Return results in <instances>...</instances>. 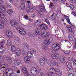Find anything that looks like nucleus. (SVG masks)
Masks as SVG:
<instances>
[{
	"mask_svg": "<svg viewBox=\"0 0 76 76\" xmlns=\"http://www.w3.org/2000/svg\"><path fill=\"white\" fill-rule=\"evenodd\" d=\"M59 60L60 62L62 63V64H64L66 63V58H61V57L59 58Z\"/></svg>",
	"mask_w": 76,
	"mask_h": 76,
	"instance_id": "obj_11",
	"label": "nucleus"
},
{
	"mask_svg": "<svg viewBox=\"0 0 76 76\" xmlns=\"http://www.w3.org/2000/svg\"><path fill=\"white\" fill-rule=\"evenodd\" d=\"M3 1L2 0H0V5H1V4L3 3Z\"/></svg>",
	"mask_w": 76,
	"mask_h": 76,
	"instance_id": "obj_64",
	"label": "nucleus"
},
{
	"mask_svg": "<svg viewBox=\"0 0 76 76\" xmlns=\"http://www.w3.org/2000/svg\"><path fill=\"white\" fill-rule=\"evenodd\" d=\"M24 48L26 49H27V50H29L30 49V47H29V46L28 45H27V44H25Z\"/></svg>",
	"mask_w": 76,
	"mask_h": 76,
	"instance_id": "obj_24",
	"label": "nucleus"
},
{
	"mask_svg": "<svg viewBox=\"0 0 76 76\" xmlns=\"http://www.w3.org/2000/svg\"><path fill=\"white\" fill-rule=\"evenodd\" d=\"M45 21L48 24V25H50V21H49V20H48L47 18L45 19Z\"/></svg>",
	"mask_w": 76,
	"mask_h": 76,
	"instance_id": "obj_32",
	"label": "nucleus"
},
{
	"mask_svg": "<svg viewBox=\"0 0 76 76\" xmlns=\"http://www.w3.org/2000/svg\"><path fill=\"white\" fill-rule=\"evenodd\" d=\"M66 26L67 28H69V29H70V25H66Z\"/></svg>",
	"mask_w": 76,
	"mask_h": 76,
	"instance_id": "obj_60",
	"label": "nucleus"
},
{
	"mask_svg": "<svg viewBox=\"0 0 76 76\" xmlns=\"http://www.w3.org/2000/svg\"><path fill=\"white\" fill-rule=\"evenodd\" d=\"M75 42L74 47L75 48H76V40H75Z\"/></svg>",
	"mask_w": 76,
	"mask_h": 76,
	"instance_id": "obj_58",
	"label": "nucleus"
},
{
	"mask_svg": "<svg viewBox=\"0 0 76 76\" xmlns=\"http://www.w3.org/2000/svg\"><path fill=\"white\" fill-rule=\"evenodd\" d=\"M53 3H50V7H53Z\"/></svg>",
	"mask_w": 76,
	"mask_h": 76,
	"instance_id": "obj_53",
	"label": "nucleus"
},
{
	"mask_svg": "<svg viewBox=\"0 0 76 76\" xmlns=\"http://www.w3.org/2000/svg\"><path fill=\"white\" fill-rule=\"evenodd\" d=\"M3 60H4L3 57L1 56H0V61H3Z\"/></svg>",
	"mask_w": 76,
	"mask_h": 76,
	"instance_id": "obj_43",
	"label": "nucleus"
},
{
	"mask_svg": "<svg viewBox=\"0 0 76 76\" xmlns=\"http://www.w3.org/2000/svg\"><path fill=\"white\" fill-rule=\"evenodd\" d=\"M7 44L8 46H10V40H8L7 41Z\"/></svg>",
	"mask_w": 76,
	"mask_h": 76,
	"instance_id": "obj_48",
	"label": "nucleus"
},
{
	"mask_svg": "<svg viewBox=\"0 0 76 76\" xmlns=\"http://www.w3.org/2000/svg\"><path fill=\"white\" fill-rule=\"evenodd\" d=\"M26 34V32H25V31L23 30V35H25Z\"/></svg>",
	"mask_w": 76,
	"mask_h": 76,
	"instance_id": "obj_52",
	"label": "nucleus"
},
{
	"mask_svg": "<svg viewBox=\"0 0 76 76\" xmlns=\"http://www.w3.org/2000/svg\"><path fill=\"white\" fill-rule=\"evenodd\" d=\"M44 61L42 59H41L39 61V63H42L45 61H47V60L46 58H44Z\"/></svg>",
	"mask_w": 76,
	"mask_h": 76,
	"instance_id": "obj_28",
	"label": "nucleus"
},
{
	"mask_svg": "<svg viewBox=\"0 0 76 76\" xmlns=\"http://www.w3.org/2000/svg\"><path fill=\"white\" fill-rule=\"evenodd\" d=\"M49 35H50V34L48 32H44L42 33L41 34L42 37V38H46L47 37H48Z\"/></svg>",
	"mask_w": 76,
	"mask_h": 76,
	"instance_id": "obj_6",
	"label": "nucleus"
},
{
	"mask_svg": "<svg viewBox=\"0 0 76 76\" xmlns=\"http://www.w3.org/2000/svg\"><path fill=\"white\" fill-rule=\"evenodd\" d=\"M53 41V39L51 37H49L48 39H45L44 42L45 45H43L42 46V48L43 50H46L47 49V47L46 45H48L50 44H51Z\"/></svg>",
	"mask_w": 76,
	"mask_h": 76,
	"instance_id": "obj_1",
	"label": "nucleus"
},
{
	"mask_svg": "<svg viewBox=\"0 0 76 76\" xmlns=\"http://www.w3.org/2000/svg\"><path fill=\"white\" fill-rule=\"evenodd\" d=\"M59 57V55L57 54H53L52 55V58L53 59H57Z\"/></svg>",
	"mask_w": 76,
	"mask_h": 76,
	"instance_id": "obj_13",
	"label": "nucleus"
},
{
	"mask_svg": "<svg viewBox=\"0 0 76 76\" xmlns=\"http://www.w3.org/2000/svg\"><path fill=\"white\" fill-rule=\"evenodd\" d=\"M68 39L70 41H75V37L72 35H69L68 36Z\"/></svg>",
	"mask_w": 76,
	"mask_h": 76,
	"instance_id": "obj_12",
	"label": "nucleus"
},
{
	"mask_svg": "<svg viewBox=\"0 0 76 76\" xmlns=\"http://www.w3.org/2000/svg\"><path fill=\"white\" fill-rule=\"evenodd\" d=\"M10 33V31L9 30H7L6 31V35L8 37H10V34H9Z\"/></svg>",
	"mask_w": 76,
	"mask_h": 76,
	"instance_id": "obj_30",
	"label": "nucleus"
},
{
	"mask_svg": "<svg viewBox=\"0 0 76 76\" xmlns=\"http://www.w3.org/2000/svg\"><path fill=\"white\" fill-rule=\"evenodd\" d=\"M7 12L9 15H10V9L8 10Z\"/></svg>",
	"mask_w": 76,
	"mask_h": 76,
	"instance_id": "obj_57",
	"label": "nucleus"
},
{
	"mask_svg": "<svg viewBox=\"0 0 76 76\" xmlns=\"http://www.w3.org/2000/svg\"><path fill=\"white\" fill-rule=\"evenodd\" d=\"M58 69L56 68V69H54V68H50V73H51L52 74H53L54 73H55L56 72H57V71L58 70Z\"/></svg>",
	"mask_w": 76,
	"mask_h": 76,
	"instance_id": "obj_9",
	"label": "nucleus"
},
{
	"mask_svg": "<svg viewBox=\"0 0 76 76\" xmlns=\"http://www.w3.org/2000/svg\"><path fill=\"white\" fill-rule=\"evenodd\" d=\"M67 69L69 71V72H73V69L72 68H70V67L68 68Z\"/></svg>",
	"mask_w": 76,
	"mask_h": 76,
	"instance_id": "obj_38",
	"label": "nucleus"
},
{
	"mask_svg": "<svg viewBox=\"0 0 76 76\" xmlns=\"http://www.w3.org/2000/svg\"><path fill=\"white\" fill-rule=\"evenodd\" d=\"M35 24L36 26H37V25H39L40 24V22L38 21V20L36 21L35 22Z\"/></svg>",
	"mask_w": 76,
	"mask_h": 76,
	"instance_id": "obj_35",
	"label": "nucleus"
},
{
	"mask_svg": "<svg viewBox=\"0 0 76 76\" xmlns=\"http://www.w3.org/2000/svg\"><path fill=\"white\" fill-rule=\"evenodd\" d=\"M15 38V40L17 42H20V39L18 37H14Z\"/></svg>",
	"mask_w": 76,
	"mask_h": 76,
	"instance_id": "obj_29",
	"label": "nucleus"
},
{
	"mask_svg": "<svg viewBox=\"0 0 76 76\" xmlns=\"http://www.w3.org/2000/svg\"><path fill=\"white\" fill-rule=\"evenodd\" d=\"M45 75L43 72H41L40 73V76H45Z\"/></svg>",
	"mask_w": 76,
	"mask_h": 76,
	"instance_id": "obj_49",
	"label": "nucleus"
},
{
	"mask_svg": "<svg viewBox=\"0 0 76 76\" xmlns=\"http://www.w3.org/2000/svg\"><path fill=\"white\" fill-rule=\"evenodd\" d=\"M55 74H57L58 76H61L62 72L61 71H60V69H58L57 71L55 73Z\"/></svg>",
	"mask_w": 76,
	"mask_h": 76,
	"instance_id": "obj_19",
	"label": "nucleus"
},
{
	"mask_svg": "<svg viewBox=\"0 0 76 76\" xmlns=\"http://www.w3.org/2000/svg\"><path fill=\"white\" fill-rule=\"evenodd\" d=\"M37 12L39 14V16L41 18H42L44 14H43V12H44V11H41L39 10H37Z\"/></svg>",
	"mask_w": 76,
	"mask_h": 76,
	"instance_id": "obj_18",
	"label": "nucleus"
},
{
	"mask_svg": "<svg viewBox=\"0 0 76 76\" xmlns=\"http://www.w3.org/2000/svg\"><path fill=\"white\" fill-rule=\"evenodd\" d=\"M66 20L67 21V22L69 23V24H70L71 23V22H70V19L69 18H66Z\"/></svg>",
	"mask_w": 76,
	"mask_h": 76,
	"instance_id": "obj_42",
	"label": "nucleus"
},
{
	"mask_svg": "<svg viewBox=\"0 0 76 76\" xmlns=\"http://www.w3.org/2000/svg\"><path fill=\"white\" fill-rule=\"evenodd\" d=\"M31 73L33 76L36 75L37 74V72L35 69H34V68L32 67L31 69Z\"/></svg>",
	"mask_w": 76,
	"mask_h": 76,
	"instance_id": "obj_7",
	"label": "nucleus"
},
{
	"mask_svg": "<svg viewBox=\"0 0 76 76\" xmlns=\"http://www.w3.org/2000/svg\"><path fill=\"white\" fill-rule=\"evenodd\" d=\"M35 70H36L37 72H41V71H42V69L39 67H37V69H35Z\"/></svg>",
	"mask_w": 76,
	"mask_h": 76,
	"instance_id": "obj_34",
	"label": "nucleus"
},
{
	"mask_svg": "<svg viewBox=\"0 0 76 76\" xmlns=\"http://www.w3.org/2000/svg\"><path fill=\"white\" fill-rule=\"evenodd\" d=\"M4 28V24L3 22H1L0 24V28Z\"/></svg>",
	"mask_w": 76,
	"mask_h": 76,
	"instance_id": "obj_36",
	"label": "nucleus"
},
{
	"mask_svg": "<svg viewBox=\"0 0 76 76\" xmlns=\"http://www.w3.org/2000/svg\"><path fill=\"white\" fill-rule=\"evenodd\" d=\"M11 50L12 52H15V54L17 56H19L21 54V51L19 48L16 49L14 46H12L11 48Z\"/></svg>",
	"mask_w": 76,
	"mask_h": 76,
	"instance_id": "obj_2",
	"label": "nucleus"
},
{
	"mask_svg": "<svg viewBox=\"0 0 76 76\" xmlns=\"http://www.w3.org/2000/svg\"><path fill=\"white\" fill-rule=\"evenodd\" d=\"M22 72L24 74H26V73L28 72V70H27V69L25 66H23L22 68Z\"/></svg>",
	"mask_w": 76,
	"mask_h": 76,
	"instance_id": "obj_14",
	"label": "nucleus"
},
{
	"mask_svg": "<svg viewBox=\"0 0 76 76\" xmlns=\"http://www.w3.org/2000/svg\"><path fill=\"white\" fill-rule=\"evenodd\" d=\"M52 48L55 50H56L57 51L60 49V45H57L54 43L52 45Z\"/></svg>",
	"mask_w": 76,
	"mask_h": 76,
	"instance_id": "obj_3",
	"label": "nucleus"
},
{
	"mask_svg": "<svg viewBox=\"0 0 76 76\" xmlns=\"http://www.w3.org/2000/svg\"><path fill=\"white\" fill-rule=\"evenodd\" d=\"M5 53V49L3 46L0 47V53L1 54H4Z\"/></svg>",
	"mask_w": 76,
	"mask_h": 76,
	"instance_id": "obj_16",
	"label": "nucleus"
},
{
	"mask_svg": "<svg viewBox=\"0 0 76 76\" xmlns=\"http://www.w3.org/2000/svg\"><path fill=\"white\" fill-rule=\"evenodd\" d=\"M3 10L4 12L6 11V8L5 7H3V5H1L0 6V10Z\"/></svg>",
	"mask_w": 76,
	"mask_h": 76,
	"instance_id": "obj_22",
	"label": "nucleus"
},
{
	"mask_svg": "<svg viewBox=\"0 0 76 76\" xmlns=\"http://www.w3.org/2000/svg\"><path fill=\"white\" fill-rule=\"evenodd\" d=\"M68 76H76L74 74L72 73H70L69 75H68Z\"/></svg>",
	"mask_w": 76,
	"mask_h": 76,
	"instance_id": "obj_45",
	"label": "nucleus"
},
{
	"mask_svg": "<svg viewBox=\"0 0 76 76\" xmlns=\"http://www.w3.org/2000/svg\"><path fill=\"white\" fill-rule=\"evenodd\" d=\"M39 9L37 10H39L41 12H45V7L42 4H40L39 6Z\"/></svg>",
	"mask_w": 76,
	"mask_h": 76,
	"instance_id": "obj_5",
	"label": "nucleus"
},
{
	"mask_svg": "<svg viewBox=\"0 0 76 76\" xmlns=\"http://www.w3.org/2000/svg\"><path fill=\"white\" fill-rule=\"evenodd\" d=\"M7 72L6 73H5L4 74H5L7 76H10V73L9 72L10 70H9V69H7Z\"/></svg>",
	"mask_w": 76,
	"mask_h": 76,
	"instance_id": "obj_25",
	"label": "nucleus"
},
{
	"mask_svg": "<svg viewBox=\"0 0 76 76\" xmlns=\"http://www.w3.org/2000/svg\"><path fill=\"white\" fill-rule=\"evenodd\" d=\"M73 60V58L72 57H69L68 59V61H70Z\"/></svg>",
	"mask_w": 76,
	"mask_h": 76,
	"instance_id": "obj_44",
	"label": "nucleus"
},
{
	"mask_svg": "<svg viewBox=\"0 0 76 76\" xmlns=\"http://www.w3.org/2000/svg\"><path fill=\"white\" fill-rule=\"evenodd\" d=\"M33 53L34 54H36V50H33L32 51Z\"/></svg>",
	"mask_w": 76,
	"mask_h": 76,
	"instance_id": "obj_54",
	"label": "nucleus"
},
{
	"mask_svg": "<svg viewBox=\"0 0 76 76\" xmlns=\"http://www.w3.org/2000/svg\"><path fill=\"white\" fill-rule=\"evenodd\" d=\"M40 28L42 31H46L48 29L47 26L44 24H42L40 26Z\"/></svg>",
	"mask_w": 76,
	"mask_h": 76,
	"instance_id": "obj_4",
	"label": "nucleus"
},
{
	"mask_svg": "<svg viewBox=\"0 0 76 76\" xmlns=\"http://www.w3.org/2000/svg\"><path fill=\"white\" fill-rule=\"evenodd\" d=\"M69 31H71V32L72 33V34H74L75 33V30L73 28H69Z\"/></svg>",
	"mask_w": 76,
	"mask_h": 76,
	"instance_id": "obj_27",
	"label": "nucleus"
},
{
	"mask_svg": "<svg viewBox=\"0 0 76 76\" xmlns=\"http://www.w3.org/2000/svg\"><path fill=\"white\" fill-rule=\"evenodd\" d=\"M10 22L11 25L13 27H16L18 25V23L17 22H15V21L12 20Z\"/></svg>",
	"mask_w": 76,
	"mask_h": 76,
	"instance_id": "obj_8",
	"label": "nucleus"
},
{
	"mask_svg": "<svg viewBox=\"0 0 76 76\" xmlns=\"http://www.w3.org/2000/svg\"><path fill=\"white\" fill-rule=\"evenodd\" d=\"M70 51L69 50L64 51V53L65 54H70Z\"/></svg>",
	"mask_w": 76,
	"mask_h": 76,
	"instance_id": "obj_37",
	"label": "nucleus"
},
{
	"mask_svg": "<svg viewBox=\"0 0 76 76\" xmlns=\"http://www.w3.org/2000/svg\"><path fill=\"white\" fill-rule=\"evenodd\" d=\"M23 29H22V30H20L19 32L20 34H22V35L23 32Z\"/></svg>",
	"mask_w": 76,
	"mask_h": 76,
	"instance_id": "obj_50",
	"label": "nucleus"
},
{
	"mask_svg": "<svg viewBox=\"0 0 76 76\" xmlns=\"http://www.w3.org/2000/svg\"><path fill=\"white\" fill-rule=\"evenodd\" d=\"M24 61L25 63H29L30 62V59H29V58L28 57V56H25L24 59Z\"/></svg>",
	"mask_w": 76,
	"mask_h": 76,
	"instance_id": "obj_10",
	"label": "nucleus"
},
{
	"mask_svg": "<svg viewBox=\"0 0 76 76\" xmlns=\"http://www.w3.org/2000/svg\"><path fill=\"white\" fill-rule=\"evenodd\" d=\"M24 19H26V20H28V19H29V17L27 15H25L24 16Z\"/></svg>",
	"mask_w": 76,
	"mask_h": 76,
	"instance_id": "obj_40",
	"label": "nucleus"
},
{
	"mask_svg": "<svg viewBox=\"0 0 76 76\" xmlns=\"http://www.w3.org/2000/svg\"><path fill=\"white\" fill-rule=\"evenodd\" d=\"M22 28L20 29V27H17L16 28V30H17L18 31H21V30H22Z\"/></svg>",
	"mask_w": 76,
	"mask_h": 76,
	"instance_id": "obj_46",
	"label": "nucleus"
},
{
	"mask_svg": "<svg viewBox=\"0 0 76 76\" xmlns=\"http://www.w3.org/2000/svg\"><path fill=\"white\" fill-rule=\"evenodd\" d=\"M41 30L38 28H37L35 29V32L37 35H39V34H41Z\"/></svg>",
	"mask_w": 76,
	"mask_h": 76,
	"instance_id": "obj_17",
	"label": "nucleus"
},
{
	"mask_svg": "<svg viewBox=\"0 0 76 76\" xmlns=\"http://www.w3.org/2000/svg\"><path fill=\"white\" fill-rule=\"evenodd\" d=\"M4 16V14L0 12V17L1 18V19H3V18H4V17H3Z\"/></svg>",
	"mask_w": 76,
	"mask_h": 76,
	"instance_id": "obj_33",
	"label": "nucleus"
},
{
	"mask_svg": "<svg viewBox=\"0 0 76 76\" xmlns=\"http://www.w3.org/2000/svg\"><path fill=\"white\" fill-rule=\"evenodd\" d=\"M24 74L25 75V76H31L29 74V73L28 72Z\"/></svg>",
	"mask_w": 76,
	"mask_h": 76,
	"instance_id": "obj_47",
	"label": "nucleus"
},
{
	"mask_svg": "<svg viewBox=\"0 0 76 76\" xmlns=\"http://www.w3.org/2000/svg\"><path fill=\"white\" fill-rule=\"evenodd\" d=\"M32 17L33 18H34L35 17V15L34 14H33L32 15Z\"/></svg>",
	"mask_w": 76,
	"mask_h": 76,
	"instance_id": "obj_61",
	"label": "nucleus"
},
{
	"mask_svg": "<svg viewBox=\"0 0 76 76\" xmlns=\"http://www.w3.org/2000/svg\"><path fill=\"white\" fill-rule=\"evenodd\" d=\"M73 64L75 65V66H76V61H73Z\"/></svg>",
	"mask_w": 76,
	"mask_h": 76,
	"instance_id": "obj_55",
	"label": "nucleus"
},
{
	"mask_svg": "<svg viewBox=\"0 0 76 76\" xmlns=\"http://www.w3.org/2000/svg\"><path fill=\"white\" fill-rule=\"evenodd\" d=\"M26 10L28 12H32L34 11V9L32 7H28L26 8Z\"/></svg>",
	"mask_w": 76,
	"mask_h": 76,
	"instance_id": "obj_15",
	"label": "nucleus"
},
{
	"mask_svg": "<svg viewBox=\"0 0 76 76\" xmlns=\"http://www.w3.org/2000/svg\"><path fill=\"white\" fill-rule=\"evenodd\" d=\"M13 36V33L12 32L10 31V38H12Z\"/></svg>",
	"mask_w": 76,
	"mask_h": 76,
	"instance_id": "obj_41",
	"label": "nucleus"
},
{
	"mask_svg": "<svg viewBox=\"0 0 76 76\" xmlns=\"http://www.w3.org/2000/svg\"><path fill=\"white\" fill-rule=\"evenodd\" d=\"M28 35H29V37H34V34L32 32H30L28 33Z\"/></svg>",
	"mask_w": 76,
	"mask_h": 76,
	"instance_id": "obj_31",
	"label": "nucleus"
},
{
	"mask_svg": "<svg viewBox=\"0 0 76 76\" xmlns=\"http://www.w3.org/2000/svg\"><path fill=\"white\" fill-rule=\"evenodd\" d=\"M10 15H11V14H12V13H13V10H12V9H10Z\"/></svg>",
	"mask_w": 76,
	"mask_h": 76,
	"instance_id": "obj_56",
	"label": "nucleus"
},
{
	"mask_svg": "<svg viewBox=\"0 0 76 76\" xmlns=\"http://www.w3.org/2000/svg\"><path fill=\"white\" fill-rule=\"evenodd\" d=\"M58 64H58V63L56 62L55 63V66H58Z\"/></svg>",
	"mask_w": 76,
	"mask_h": 76,
	"instance_id": "obj_63",
	"label": "nucleus"
},
{
	"mask_svg": "<svg viewBox=\"0 0 76 76\" xmlns=\"http://www.w3.org/2000/svg\"><path fill=\"white\" fill-rule=\"evenodd\" d=\"M4 42H0V45H1H1H4Z\"/></svg>",
	"mask_w": 76,
	"mask_h": 76,
	"instance_id": "obj_62",
	"label": "nucleus"
},
{
	"mask_svg": "<svg viewBox=\"0 0 76 76\" xmlns=\"http://www.w3.org/2000/svg\"><path fill=\"white\" fill-rule=\"evenodd\" d=\"M45 62L40 63V64L41 66H42L44 65Z\"/></svg>",
	"mask_w": 76,
	"mask_h": 76,
	"instance_id": "obj_51",
	"label": "nucleus"
},
{
	"mask_svg": "<svg viewBox=\"0 0 76 76\" xmlns=\"http://www.w3.org/2000/svg\"><path fill=\"white\" fill-rule=\"evenodd\" d=\"M20 7L22 10L25 9V4H21Z\"/></svg>",
	"mask_w": 76,
	"mask_h": 76,
	"instance_id": "obj_26",
	"label": "nucleus"
},
{
	"mask_svg": "<svg viewBox=\"0 0 76 76\" xmlns=\"http://www.w3.org/2000/svg\"><path fill=\"white\" fill-rule=\"evenodd\" d=\"M67 7H69L70 9H71V10H75V7L73 5H70L69 6H67Z\"/></svg>",
	"mask_w": 76,
	"mask_h": 76,
	"instance_id": "obj_23",
	"label": "nucleus"
},
{
	"mask_svg": "<svg viewBox=\"0 0 76 76\" xmlns=\"http://www.w3.org/2000/svg\"><path fill=\"white\" fill-rule=\"evenodd\" d=\"M27 56L28 57H30V58H31V57H32V56H33V54L32 53L31 51H28L27 53Z\"/></svg>",
	"mask_w": 76,
	"mask_h": 76,
	"instance_id": "obj_21",
	"label": "nucleus"
},
{
	"mask_svg": "<svg viewBox=\"0 0 76 76\" xmlns=\"http://www.w3.org/2000/svg\"><path fill=\"white\" fill-rule=\"evenodd\" d=\"M51 19H52V20H56V18H55V17L52 15L51 16Z\"/></svg>",
	"mask_w": 76,
	"mask_h": 76,
	"instance_id": "obj_39",
	"label": "nucleus"
},
{
	"mask_svg": "<svg viewBox=\"0 0 76 76\" xmlns=\"http://www.w3.org/2000/svg\"><path fill=\"white\" fill-rule=\"evenodd\" d=\"M72 63H70V62H67L66 63V66L67 68L71 67V66H72Z\"/></svg>",
	"mask_w": 76,
	"mask_h": 76,
	"instance_id": "obj_20",
	"label": "nucleus"
},
{
	"mask_svg": "<svg viewBox=\"0 0 76 76\" xmlns=\"http://www.w3.org/2000/svg\"><path fill=\"white\" fill-rule=\"evenodd\" d=\"M53 16H56V13H54V12H53V14L52 15Z\"/></svg>",
	"mask_w": 76,
	"mask_h": 76,
	"instance_id": "obj_59",
	"label": "nucleus"
}]
</instances>
